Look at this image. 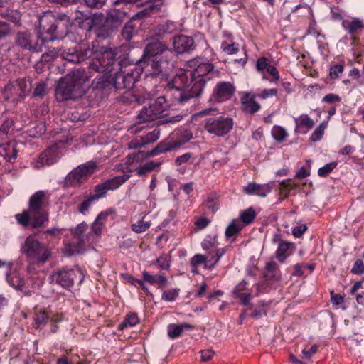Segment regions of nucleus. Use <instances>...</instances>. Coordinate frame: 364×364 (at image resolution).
Instances as JSON below:
<instances>
[{
	"label": "nucleus",
	"mask_w": 364,
	"mask_h": 364,
	"mask_svg": "<svg viewBox=\"0 0 364 364\" xmlns=\"http://www.w3.org/2000/svg\"><path fill=\"white\" fill-rule=\"evenodd\" d=\"M193 63L196 65L193 71L177 73L167 85V88L173 92L174 101L182 105L200 97L207 80L218 76L213 63L198 60Z\"/></svg>",
	"instance_id": "nucleus-1"
},
{
	"label": "nucleus",
	"mask_w": 364,
	"mask_h": 364,
	"mask_svg": "<svg viewBox=\"0 0 364 364\" xmlns=\"http://www.w3.org/2000/svg\"><path fill=\"white\" fill-rule=\"evenodd\" d=\"M89 73L93 71L104 73L102 78L107 85H112L116 90L132 88L140 78L142 70L136 64L133 68L122 69L120 63L115 58L112 51L99 54L88 63Z\"/></svg>",
	"instance_id": "nucleus-2"
},
{
	"label": "nucleus",
	"mask_w": 364,
	"mask_h": 364,
	"mask_svg": "<svg viewBox=\"0 0 364 364\" xmlns=\"http://www.w3.org/2000/svg\"><path fill=\"white\" fill-rule=\"evenodd\" d=\"M173 53L164 43L156 41L145 46L141 58L136 62V66L152 75H165L173 68Z\"/></svg>",
	"instance_id": "nucleus-3"
},
{
	"label": "nucleus",
	"mask_w": 364,
	"mask_h": 364,
	"mask_svg": "<svg viewBox=\"0 0 364 364\" xmlns=\"http://www.w3.org/2000/svg\"><path fill=\"white\" fill-rule=\"evenodd\" d=\"M49 196L45 191H38L28 200V208L15 215V218L23 228L31 226L33 229L43 228L49 221Z\"/></svg>",
	"instance_id": "nucleus-4"
},
{
	"label": "nucleus",
	"mask_w": 364,
	"mask_h": 364,
	"mask_svg": "<svg viewBox=\"0 0 364 364\" xmlns=\"http://www.w3.org/2000/svg\"><path fill=\"white\" fill-rule=\"evenodd\" d=\"M84 69H77L67 74L58 82L55 89V97L58 102L75 100L85 93V83L89 80Z\"/></svg>",
	"instance_id": "nucleus-5"
},
{
	"label": "nucleus",
	"mask_w": 364,
	"mask_h": 364,
	"mask_svg": "<svg viewBox=\"0 0 364 364\" xmlns=\"http://www.w3.org/2000/svg\"><path fill=\"white\" fill-rule=\"evenodd\" d=\"M38 28V38L43 43L53 41L66 33L65 29L60 28V25L55 23L54 13L50 11L44 12L39 17Z\"/></svg>",
	"instance_id": "nucleus-6"
},
{
	"label": "nucleus",
	"mask_w": 364,
	"mask_h": 364,
	"mask_svg": "<svg viewBox=\"0 0 364 364\" xmlns=\"http://www.w3.org/2000/svg\"><path fill=\"white\" fill-rule=\"evenodd\" d=\"M21 250L27 257L35 260L38 264H45L49 260L52 255L51 250L33 235L26 237L22 245Z\"/></svg>",
	"instance_id": "nucleus-7"
},
{
	"label": "nucleus",
	"mask_w": 364,
	"mask_h": 364,
	"mask_svg": "<svg viewBox=\"0 0 364 364\" xmlns=\"http://www.w3.org/2000/svg\"><path fill=\"white\" fill-rule=\"evenodd\" d=\"M31 88L29 77H19L10 80L2 90L3 97L6 101L16 103L27 96Z\"/></svg>",
	"instance_id": "nucleus-8"
},
{
	"label": "nucleus",
	"mask_w": 364,
	"mask_h": 364,
	"mask_svg": "<svg viewBox=\"0 0 364 364\" xmlns=\"http://www.w3.org/2000/svg\"><path fill=\"white\" fill-rule=\"evenodd\" d=\"M87 228V224L82 222L78 224L76 228L70 229V232L73 238L71 242L65 245L63 249L65 255L72 256L82 252L85 245L89 242L92 237L90 232L87 234L85 233Z\"/></svg>",
	"instance_id": "nucleus-9"
},
{
	"label": "nucleus",
	"mask_w": 364,
	"mask_h": 364,
	"mask_svg": "<svg viewBox=\"0 0 364 364\" xmlns=\"http://www.w3.org/2000/svg\"><path fill=\"white\" fill-rule=\"evenodd\" d=\"M234 120L225 114L215 115L205 119L203 128L210 134L223 137L233 129Z\"/></svg>",
	"instance_id": "nucleus-10"
},
{
	"label": "nucleus",
	"mask_w": 364,
	"mask_h": 364,
	"mask_svg": "<svg viewBox=\"0 0 364 364\" xmlns=\"http://www.w3.org/2000/svg\"><path fill=\"white\" fill-rule=\"evenodd\" d=\"M168 107L169 104L164 96L150 100L148 105L144 106L138 114L139 122H151L158 119Z\"/></svg>",
	"instance_id": "nucleus-11"
},
{
	"label": "nucleus",
	"mask_w": 364,
	"mask_h": 364,
	"mask_svg": "<svg viewBox=\"0 0 364 364\" xmlns=\"http://www.w3.org/2000/svg\"><path fill=\"white\" fill-rule=\"evenodd\" d=\"M40 38H36L29 31L18 32L15 36V45L24 50H28L33 53L42 51L43 42L39 43Z\"/></svg>",
	"instance_id": "nucleus-12"
},
{
	"label": "nucleus",
	"mask_w": 364,
	"mask_h": 364,
	"mask_svg": "<svg viewBox=\"0 0 364 364\" xmlns=\"http://www.w3.org/2000/svg\"><path fill=\"white\" fill-rule=\"evenodd\" d=\"M68 141L59 140L49 146L39 156L38 163L42 166H50L56 163L63 155V149Z\"/></svg>",
	"instance_id": "nucleus-13"
},
{
	"label": "nucleus",
	"mask_w": 364,
	"mask_h": 364,
	"mask_svg": "<svg viewBox=\"0 0 364 364\" xmlns=\"http://www.w3.org/2000/svg\"><path fill=\"white\" fill-rule=\"evenodd\" d=\"M236 87L230 81H220L216 83L213 90L210 100L215 102H223L230 100L235 95Z\"/></svg>",
	"instance_id": "nucleus-14"
},
{
	"label": "nucleus",
	"mask_w": 364,
	"mask_h": 364,
	"mask_svg": "<svg viewBox=\"0 0 364 364\" xmlns=\"http://www.w3.org/2000/svg\"><path fill=\"white\" fill-rule=\"evenodd\" d=\"M92 54V50L88 46L85 44H80L63 51L61 56L69 63H80L89 58Z\"/></svg>",
	"instance_id": "nucleus-15"
},
{
	"label": "nucleus",
	"mask_w": 364,
	"mask_h": 364,
	"mask_svg": "<svg viewBox=\"0 0 364 364\" xmlns=\"http://www.w3.org/2000/svg\"><path fill=\"white\" fill-rule=\"evenodd\" d=\"M55 277L56 282L64 288L72 287L75 281L80 284L83 279L84 275L80 269H62L58 272Z\"/></svg>",
	"instance_id": "nucleus-16"
},
{
	"label": "nucleus",
	"mask_w": 364,
	"mask_h": 364,
	"mask_svg": "<svg viewBox=\"0 0 364 364\" xmlns=\"http://www.w3.org/2000/svg\"><path fill=\"white\" fill-rule=\"evenodd\" d=\"M225 248H218L215 249V257L216 259L213 263L208 264V258L206 255L196 254L190 260V265L192 267H196L199 265L203 264L204 268L212 269L215 267L217 263L219 262L223 255L225 253Z\"/></svg>",
	"instance_id": "nucleus-17"
},
{
	"label": "nucleus",
	"mask_w": 364,
	"mask_h": 364,
	"mask_svg": "<svg viewBox=\"0 0 364 364\" xmlns=\"http://www.w3.org/2000/svg\"><path fill=\"white\" fill-rule=\"evenodd\" d=\"M160 136V130L155 128L144 135L138 136L129 142V149H138L145 146L149 144L155 142Z\"/></svg>",
	"instance_id": "nucleus-18"
},
{
	"label": "nucleus",
	"mask_w": 364,
	"mask_h": 364,
	"mask_svg": "<svg viewBox=\"0 0 364 364\" xmlns=\"http://www.w3.org/2000/svg\"><path fill=\"white\" fill-rule=\"evenodd\" d=\"M173 44L178 54L189 53L195 49L194 40L192 37L178 35L173 38Z\"/></svg>",
	"instance_id": "nucleus-19"
},
{
	"label": "nucleus",
	"mask_w": 364,
	"mask_h": 364,
	"mask_svg": "<svg viewBox=\"0 0 364 364\" xmlns=\"http://www.w3.org/2000/svg\"><path fill=\"white\" fill-rule=\"evenodd\" d=\"M257 95L251 92H245L241 97L242 110L248 114H253L261 108L260 105L256 102Z\"/></svg>",
	"instance_id": "nucleus-20"
},
{
	"label": "nucleus",
	"mask_w": 364,
	"mask_h": 364,
	"mask_svg": "<svg viewBox=\"0 0 364 364\" xmlns=\"http://www.w3.org/2000/svg\"><path fill=\"white\" fill-rule=\"evenodd\" d=\"M273 188L272 183L257 184L256 183H249L244 187V192L248 195H257L260 197H265Z\"/></svg>",
	"instance_id": "nucleus-21"
},
{
	"label": "nucleus",
	"mask_w": 364,
	"mask_h": 364,
	"mask_svg": "<svg viewBox=\"0 0 364 364\" xmlns=\"http://www.w3.org/2000/svg\"><path fill=\"white\" fill-rule=\"evenodd\" d=\"M181 142L166 139L161 141L154 149L146 154V156H154L161 153H166L178 149L181 146Z\"/></svg>",
	"instance_id": "nucleus-22"
},
{
	"label": "nucleus",
	"mask_w": 364,
	"mask_h": 364,
	"mask_svg": "<svg viewBox=\"0 0 364 364\" xmlns=\"http://www.w3.org/2000/svg\"><path fill=\"white\" fill-rule=\"evenodd\" d=\"M16 146V141H10L6 144H0V156L7 161L11 162L13 159H16L18 155V150Z\"/></svg>",
	"instance_id": "nucleus-23"
},
{
	"label": "nucleus",
	"mask_w": 364,
	"mask_h": 364,
	"mask_svg": "<svg viewBox=\"0 0 364 364\" xmlns=\"http://www.w3.org/2000/svg\"><path fill=\"white\" fill-rule=\"evenodd\" d=\"M295 132L300 134H306L314 125V120L308 115L303 114L295 118Z\"/></svg>",
	"instance_id": "nucleus-24"
},
{
	"label": "nucleus",
	"mask_w": 364,
	"mask_h": 364,
	"mask_svg": "<svg viewBox=\"0 0 364 364\" xmlns=\"http://www.w3.org/2000/svg\"><path fill=\"white\" fill-rule=\"evenodd\" d=\"M281 272L278 264L274 262L271 261L266 264L264 271V277L265 281L267 282H274L278 281L281 278Z\"/></svg>",
	"instance_id": "nucleus-25"
},
{
	"label": "nucleus",
	"mask_w": 364,
	"mask_h": 364,
	"mask_svg": "<svg viewBox=\"0 0 364 364\" xmlns=\"http://www.w3.org/2000/svg\"><path fill=\"white\" fill-rule=\"evenodd\" d=\"M112 213L111 210H107L101 212L95 218V221L91 225V234L98 237L100 235L102 228L105 221L107 219L109 214Z\"/></svg>",
	"instance_id": "nucleus-26"
},
{
	"label": "nucleus",
	"mask_w": 364,
	"mask_h": 364,
	"mask_svg": "<svg viewBox=\"0 0 364 364\" xmlns=\"http://www.w3.org/2000/svg\"><path fill=\"white\" fill-rule=\"evenodd\" d=\"M86 180L83 173H82V171L77 167L67 175L65 183L68 186L76 187L81 186Z\"/></svg>",
	"instance_id": "nucleus-27"
},
{
	"label": "nucleus",
	"mask_w": 364,
	"mask_h": 364,
	"mask_svg": "<svg viewBox=\"0 0 364 364\" xmlns=\"http://www.w3.org/2000/svg\"><path fill=\"white\" fill-rule=\"evenodd\" d=\"M142 277L144 281L150 284H158L159 288H164L168 285V279L165 274H151L146 271L142 272Z\"/></svg>",
	"instance_id": "nucleus-28"
},
{
	"label": "nucleus",
	"mask_w": 364,
	"mask_h": 364,
	"mask_svg": "<svg viewBox=\"0 0 364 364\" xmlns=\"http://www.w3.org/2000/svg\"><path fill=\"white\" fill-rule=\"evenodd\" d=\"M164 2V0H146L144 4L145 6L144 9L138 14L137 16H146L157 13L161 10Z\"/></svg>",
	"instance_id": "nucleus-29"
},
{
	"label": "nucleus",
	"mask_w": 364,
	"mask_h": 364,
	"mask_svg": "<svg viewBox=\"0 0 364 364\" xmlns=\"http://www.w3.org/2000/svg\"><path fill=\"white\" fill-rule=\"evenodd\" d=\"M193 326L188 323L174 324L171 323L168 326V336L171 338H176L179 337L184 330H192Z\"/></svg>",
	"instance_id": "nucleus-30"
},
{
	"label": "nucleus",
	"mask_w": 364,
	"mask_h": 364,
	"mask_svg": "<svg viewBox=\"0 0 364 364\" xmlns=\"http://www.w3.org/2000/svg\"><path fill=\"white\" fill-rule=\"evenodd\" d=\"M51 316L45 310H36L33 316V327L36 329L44 327L50 321Z\"/></svg>",
	"instance_id": "nucleus-31"
},
{
	"label": "nucleus",
	"mask_w": 364,
	"mask_h": 364,
	"mask_svg": "<svg viewBox=\"0 0 364 364\" xmlns=\"http://www.w3.org/2000/svg\"><path fill=\"white\" fill-rule=\"evenodd\" d=\"M342 26L350 35L355 34L358 30L364 27L362 21L356 18L352 21H343Z\"/></svg>",
	"instance_id": "nucleus-32"
},
{
	"label": "nucleus",
	"mask_w": 364,
	"mask_h": 364,
	"mask_svg": "<svg viewBox=\"0 0 364 364\" xmlns=\"http://www.w3.org/2000/svg\"><path fill=\"white\" fill-rule=\"evenodd\" d=\"M128 178L129 176L127 175L118 176L105 181L104 183L106 186L107 191H114L124 183Z\"/></svg>",
	"instance_id": "nucleus-33"
},
{
	"label": "nucleus",
	"mask_w": 364,
	"mask_h": 364,
	"mask_svg": "<svg viewBox=\"0 0 364 364\" xmlns=\"http://www.w3.org/2000/svg\"><path fill=\"white\" fill-rule=\"evenodd\" d=\"M291 245L292 243L289 242L284 240L279 241L278 248L276 251V257L281 263L284 262L288 256L286 253Z\"/></svg>",
	"instance_id": "nucleus-34"
},
{
	"label": "nucleus",
	"mask_w": 364,
	"mask_h": 364,
	"mask_svg": "<svg viewBox=\"0 0 364 364\" xmlns=\"http://www.w3.org/2000/svg\"><path fill=\"white\" fill-rule=\"evenodd\" d=\"M6 279L9 284L15 289H21L25 284L23 278L16 272L8 274Z\"/></svg>",
	"instance_id": "nucleus-35"
},
{
	"label": "nucleus",
	"mask_w": 364,
	"mask_h": 364,
	"mask_svg": "<svg viewBox=\"0 0 364 364\" xmlns=\"http://www.w3.org/2000/svg\"><path fill=\"white\" fill-rule=\"evenodd\" d=\"M161 164V161H149L136 169V175L139 176L146 175L156 167H159Z\"/></svg>",
	"instance_id": "nucleus-36"
},
{
	"label": "nucleus",
	"mask_w": 364,
	"mask_h": 364,
	"mask_svg": "<svg viewBox=\"0 0 364 364\" xmlns=\"http://www.w3.org/2000/svg\"><path fill=\"white\" fill-rule=\"evenodd\" d=\"M257 216V213L252 207L242 210L240 214V219L245 225L252 223Z\"/></svg>",
	"instance_id": "nucleus-37"
},
{
	"label": "nucleus",
	"mask_w": 364,
	"mask_h": 364,
	"mask_svg": "<svg viewBox=\"0 0 364 364\" xmlns=\"http://www.w3.org/2000/svg\"><path fill=\"white\" fill-rule=\"evenodd\" d=\"M66 230L67 229L64 228H59L53 227L42 232V236L47 240H51L55 238H59L61 236L63 231Z\"/></svg>",
	"instance_id": "nucleus-38"
},
{
	"label": "nucleus",
	"mask_w": 364,
	"mask_h": 364,
	"mask_svg": "<svg viewBox=\"0 0 364 364\" xmlns=\"http://www.w3.org/2000/svg\"><path fill=\"white\" fill-rule=\"evenodd\" d=\"M244 228V225L241 224L237 220H233L225 230V236L230 238L237 234Z\"/></svg>",
	"instance_id": "nucleus-39"
},
{
	"label": "nucleus",
	"mask_w": 364,
	"mask_h": 364,
	"mask_svg": "<svg viewBox=\"0 0 364 364\" xmlns=\"http://www.w3.org/2000/svg\"><path fill=\"white\" fill-rule=\"evenodd\" d=\"M127 16V12L120 9H112L108 13V20L113 23H121Z\"/></svg>",
	"instance_id": "nucleus-40"
},
{
	"label": "nucleus",
	"mask_w": 364,
	"mask_h": 364,
	"mask_svg": "<svg viewBox=\"0 0 364 364\" xmlns=\"http://www.w3.org/2000/svg\"><path fill=\"white\" fill-rule=\"evenodd\" d=\"M272 135L277 141L282 142L285 140L288 134L283 127L275 125L272 129Z\"/></svg>",
	"instance_id": "nucleus-41"
},
{
	"label": "nucleus",
	"mask_w": 364,
	"mask_h": 364,
	"mask_svg": "<svg viewBox=\"0 0 364 364\" xmlns=\"http://www.w3.org/2000/svg\"><path fill=\"white\" fill-rule=\"evenodd\" d=\"M78 169L82 171V173L87 179V176L92 174L97 169V164L95 161H90L84 164L77 166Z\"/></svg>",
	"instance_id": "nucleus-42"
},
{
	"label": "nucleus",
	"mask_w": 364,
	"mask_h": 364,
	"mask_svg": "<svg viewBox=\"0 0 364 364\" xmlns=\"http://www.w3.org/2000/svg\"><path fill=\"white\" fill-rule=\"evenodd\" d=\"M326 127L327 122H323L318 127H316L310 137L311 141L316 142L321 140L324 134Z\"/></svg>",
	"instance_id": "nucleus-43"
},
{
	"label": "nucleus",
	"mask_w": 364,
	"mask_h": 364,
	"mask_svg": "<svg viewBox=\"0 0 364 364\" xmlns=\"http://www.w3.org/2000/svg\"><path fill=\"white\" fill-rule=\"evenodd\" d=\"M55 23L60 25V28H63L67 31V26L70 23V18L65 14L59 13L54 14Z\"/></svg>",
	"instance_id": "nucleus-44"
},
{
	"label": "nucleus",
	"mask_w": 364,
	"mask_h": 364,
	"mask_svg": "<svg viewBox=\"0 0 364 364\" xmlns=\"http://www.w3.org/2000/svg\"><path fill=\"white\" fill-rule=\"evenodd\" d=\"M13 125L14 122L11 119H6L2 123L0 127V142L7 139L9 132Z\"/></svg>",
	"instance_id": "nucleus-45"
},
{
	"label": "nucleus",
	"mask_w": 364,
	"mask_h": 364,
	"mask_svg": "<svg viewBox=\"0 0 364 364\" xmlns=\"http://www.w3.org/2000/svg\"><path fill=\"white\" fill-rule=\"evenodd\" d=\"M179 289L163 290L161 299L166 301H173L179 296Z\"/></svg>",
	"instance_id": "nucleus-46"
},
{
	"label": "nucleus",
	"mask_w": 364,
	"mask_h": 364,
	"mask_svg": "<svg viewBox=\"0 0 364 364\" xmlns=\"http://www.w3.org/2000/svg\"><path fill=\"white\" fill-rule=\"evenodd\" d=\"M150 225L149 222L140 220L136 223L132 224V230L136 233H141L148 230Z\"/></svg>",
	"instance_id": "nucleus-47"
},
{
	"label": "nucleus",
	"mask_w": 364,
	"mask_h": 364,
	"mask_svg": "<svg viewBox=\"0 0 364 364\" xmlns=\"http://www.w3.org/2000/svg\"><path fill=\"white\" fill-rule=\"evenodd\" d=\"M94 191L95 193L91 196L95 198V200H97L101 198L105 197L108 191L104 182H102L95 186Z\"/></svg>",
	"instance_id": "nucleus-48"
},
{
	"label": "nucleus",
	"mask_w": 364,
	"mask_h": 364,
	"mask_svg": "<svg viewBox=\"0 0 364 364\" xmlns=\"http://www.w3.org/2000/svg\"><path fill=\"white\" fill-rule=\"evenodd\" d=\"M222 50L228 54V55H232L238 52L239 48L238 44H236L235 43H228L226 41H223L221 43L220 46Z\"/></svg>",
	"instance_id": "nucleus-49"
},
{
	"label": "nucleus",
	"mask_w": 364,
	"mask_h": 364,
	"mask_svg": "<svg viewBox=\"0 0 364 364\" xmlns=\"http://www.w3.org/2000/svg\"><path fill=\"white\" fill-rule=\"evenodd\" d=\"M63 320V316L62 314H53L50 317V333H55L58 330V323L61 322Z\"/></svg>",
	"instance_id": "nucleus-50"
},
{
	"label": "nucleus",
	"mask_w": 364,
	"mask_h": 364,
	"mask_svg": "<svg viewBox=\"0 0 364 364\" xmlns=\"http://www.w3.org/2000/svg\"><path fill=\"white\" fill-rule=\"evenodd\" d=\"M139 321V319L137 314L132 313L127 316L126 318L120 326L122 328L127 327V326H134L137 324Z\"/></svg>",
	"instance_id": "nucleus-51"
},
{
	"label": "nucleus",
	"mask_w": 364,
	"mask_h": 364,
	"mask_svg": "<svg viewBox=\"0 0 364 364\" xmlns=\"http://www.w3.org/2000/svg\"><path fill=\"white\" fill-rule=\"evenodd\" d=\"M336 162H331L321 167L318 171V174L321 177L327 176L336 167Z\"/></svg>",
	"instance_id": "nucleus-52"
},
{
	"label": "nucleus",
	"mask_w": 364,
	"mask_h": 364,
	"mask_svg": "<svg viewBox=\"0 0 364 364\" xmlns=\"http://www.w3.org/2000/svg\"><path fill=\"white\" fill-rule=\"evenodd\" d=\"M5 17L16 25L18 26L21 24V15L20 12L16 10H11L8 11L5 15Z\"/></svg>",
	"instance_id": "nucleus-53"
},
{
	"label": "nucleus",
	"mask_w": 364,
	"mask_h": 364,
	"mask_svg": "<svg viewBox=\"0 0 364 364\" xmlns=\"http://www.w3.org/2000/svg\"><path fill=\"white\" fill-rule=\"evenodd\" d=\"M344 66L343 64H336L330 68L329 75L331 79H338L343 72Z\"/></svg>",
	"instance_id": "nucleus-54"
},
{
	"label": "nucleus",
	"mask_w": 364,
	"mask_h": 364,
	"mask_svg": "<svg viewBox=\"0 0 364 364\" xmlns=\"http://www.w3.org/2000/svg\"><path fill=\"white\" fill-rule=\"evenodd\" d=\"M46 83L43 81L39 82L33 91V97H43L46 94Z\"/></svg>",
	"instance_id": "nucleus-55"
},
{
	"label": "nucleus",
	"mask_w": 364,
	"mask_h": 364,
	"mask_svg": "<svg viewBox=\"0 0 364 364\" xmlns=\"http://www.w3.org/2000/svg\"><path fill=\"white\" fill-rule=\"evenodd\" d=\"M134 31V27L131 23H127L122 31V36L126 41H129L132 36Z\"/></svg>",
	"instance_id": "nucleus-56"
},
{
	"label": "nucleus",
	"mask_w": 364,
	"mask_h": 364,
	"mask_svg": "<svg viewBox=\"0 0 364 364\" xmlns=\"http://www.w3.org/2000/svg\"><path fill=\"white\" fill-rule=\"evenodd\" d=\"M353 274L361 275L364 273V262L361 259H357L350 270Z\"/></svg>",
	"instance_id": "nucleus-57"
},
{
	"label": "nucleus",
	"mask_w": 364,
	"mask_h": 364,
	"mask_svg": "<svg viewBox=\"0 0 364 364\" xmlns=\"http://www.w3.org/2000/svg\"><path fill=\"white\" fill-rule=\"evenodd\" d=\"M107 0H82L83 3L91 9H101Z\"/></svg>",
	"instance_id": "nucleus-58"
},
{
	"label": "nucleus",
	"mask_w": 364,
	"mask_h": 364,
	"mask_svg": "<svg viewBox=\"0 0 364 364\" xmlns=\"http://www.w3.org/2000/svg\"><path fill=\"white\" fill-rule=\"evenodd\" d=\"M158 267L161 270L168 269L170 267V264L168 260L166 255H161L156 259V261Z\"/></svg>",
	"instance_id": "nucleus-59"
},
{
	"label": "nucleus",
	"mask_w": 364,
	"mask_h": 364,
	"mask_svg": "<svg viewBox=\"0 0 364 364\" xmlns=\"http://www.w3.org/2000/svg\"><path fill=\"white\" fill-rule=\"evenodd\" d=\"M96 201L95 198L90 196L88 197V198L85 200H84L81 204L80 205L78 210L79 212L85 214L89 209L90 205L94 202Z\"/></svg>",
	"instance_id": "nucleus-60"
},
{
	"label": "nucleus",
	"mask_w": 364,
	"mask_h": 364,
	"mask_svg": "<svg viewBox=\"0 0 364 364\" xmlns=\"http://www.w3.org/2000/svg\"><path fill=\"white\" fill-rule=\"evenodd\" d=\"M11 33V27L5 21H0V40L6 38Z\"/></svg>",
	"instance_id": "nucleus-61"
},
{
	"label": "nucleus",
	"mask_w": 364,
	"mask_h": 364,
	"mask_svg": "<svg viewBox=\"0 0 364 364\" xmlns=\"http://www.w3.org/2000/svg\"><path fill=\"white\" fill-rule=\"evenodd\" d=\"M277 94V90L275 88L272 89H264L260 93L256 94L257 97L261 99H267L269 97L276 96Z\"/></svg>",
	"instance_id": "nucleus-62"
},
{
	"label": "nucleus",
	"mask_w": 364,
	"mask_h": 364,
	"mask_svg": "<svg viewBox=\"0 0 364 364\" xmlns=\"http://www.w3.org/2000/svg\"><path fill=\"white\" fill-rule=\"evenodd\" d=\"M341 100V97L338 95L333 93L327 94L322 99V102L329 104H332L334 102H340Z\"/></svg>",
	"instance_id": "nucleus-63"
},
{
	"label": "nucleus",
	"mask_w": 364,
	"mask_h": 364,
	"mask_svg": "<svg viewBox=\"0 0 364 364\" xmlns=\"http://www.w3.org/2000/svg\"><path fill=\"white\" fill-rule=\"evenodd\" d=\"M266 70L267 72L273 77L272 80H269L271 82H276L279 80V74L276 67L269 65Z\"/></svg>",
	"instance_id": "nucleus-64"
}]
</instances>
